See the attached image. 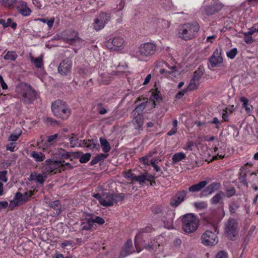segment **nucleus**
Segmentation results:
<instances>
[{"label":"nucleus","instance_id":"nucleus-2","mask_svg":"<svg viewBox=\"0 0 258 258\" xmlns=\"http://www.w3.org/2000/svg\"><path fill=\"white\" fill-rule=\"evenodd\" d=\"M157 51V45L152 42H145L141 44L138 50L133 54L134 57L141 61H146Z\"/></svg>","mask_w":258,"mask_h":258},{"label":"nucleus","instance_id":"nucleus-33","mask_svg":"<svg viewBox=\"0 0 258 258\" xmlns=\"http://www.w3.org/2000/svg\"><path fill=\"white\" fill-rule=\"evenodd\" d=\"M30 60L32 62L35 64L37 68H40L42 67V58L41 57H39L35 58L33 56H30Z\"/></svg>","mask_w":258,"mask_h":258},{"label":"nucleus","instance_id":"nucleus-50","mask_svg":"<svg viewBox=\"0 0 258 258\" xmlns=\"http://www.w3.org/2000/svg\"><path fill=\"white\" fill-rule=\"evenodd\" d=\"M44 121L48 123L49 125H55L58 123L57 121L53 119L51 117H46L44 118Z\"/></svg>","mask_w":258,"mask_h":258},{"label":"nucleus","instance_id":"nucleus-53","mask_svg":"<svg viewBox=\"0 0 258 258\" xmlns=\"http://www.w3.org/2000/svg\"><path fill=\"white\" fill-rule=\"evenodd\" d=\"M213 10H214V9L213 5L209 6H204L202 8V11L207 15L209 11H212Z\"/></svg>","mask_w":258,"mask_h":258},{"label":"nucleus","instance_id":"nucleus-24","mask_svg":"<svg viewBox=\"0 0 258 258\" xmlns=\"http://www.w3.org/2000/svg\"><path fill=\"white\" fill-rule=\"evenodd\" d=\"M221 184L220 183L213 182L207 186L206 189L208 191V194L210 195L218 190Z\"/></svg>","mask_w":258,"mask_h":258},{"label":"nucleus","instance_id":"nucleus-64","mask_svg":"<svg viewBox=\"0 0 258 258\" xmlns=\"http://www.w3.org/2000/svg\"><path fill=\"white\" fill-rule=\"evenodd\" d=\"M62 162V165L61 167V170H64L67 168H72V166L69 163H65L64 161Z\"/></svg>","mask_w":258,"mask_h":258},{"label":"nucleus","instance_id":"nucleus-28","mask_svg":"<svg viewBox=\"0 0 258 258\" xmlns=\"http://www.w3.org/2000/svg\"><path fill=\"white\" fill-rule=\"evenodd\" d=\"M30 177L32 180H36L37 182L41 184H43L45 181V178L42 175L37 174L36 173H31Z\"/></svg>","mask_w":258,"mask_h":258},{"label":"nucleus","instance_id":"nucleus-52","mask_svg":"<svg viewBox=\"0 0 258 258\" xmlns=\"http://www.w3.org/2000/svg\"><path fill=\"white\" fill-rule=\"evenodd\" d=\"M16 146V143H10L7 145L6 149L8 151H10L11 152H14L15 151V148Z\"/></svg>","mask_w":258,"mask_h":258},{"label":"nucleus","instance_id":"nucleus-6","mask_svg":"<svg viewBox=\"0 0 258 258\" xmlns=\"http://www.w3.org/2000/svg\"><path fill=\"white\" fill-rule=\"evenodd\" d=\"M111 19V15L109 13L101 12L94 19L92 27L94 30L98 31L103 29Z\"/></svg>","mask_w":258,"mask_h":258},{"label":"nucleus","instance_id":"nucleus-31","mask_svg":"<svg viewBox=\"0 0 258 258\" xmlns=\"http://www.w3.org/2000/svg\"><path fill=\"white\" fill-rule=\"evenodd\" d=\"M22 133V130H19L18 131H16L15 133L12 134L9 137L8 140L9 141L15 142L16 141L19 137L21 136Z\"/></svg>","mask_w":258,"mask_h":258},{"label":"nucleus","instance_id":"nucleus-36","mask_svg":"<svg viewBox=\"0 0 258 258\" xmlns=\"http://www.w3.org/2000/svg\"><path fill=\"white\" fill-rule=\"evenodd\" d=\"M187 195V191L185 190H183L180 191H178L175 196L179 202L182 203L184 200Z\"/></svg>","mask_w":258,"mask_h":258},{"label":"nucleus","instance_id":"nucleus-42","mask_svg":"<svg viewBox=\"0 0 258 258\" xmlns=\"http://www.w3.org/2000/svg\"><path fill=\"white\" fill-rule=\"evenodd\" d=\"M214 10L212 11H209L208 13V15H212L214 13L218 12L222 8V6L219 4H216L213 5Z\"/></svg>","mask_w":258,"mask_h":258},{"label":"nucleus","instance_id":"nucleus-22","mask_svg":"<svg viewBox=\"0 0 258 258\" xmlns=\"http://www.w3.org/2000/svg\"><path fill=\"white\" fill-rule=\"evenodd\" d=\"M168 215L169 216L168 219L166 221L164 220V223L166 228L168 229L172 228L173 226V220L174 218V213L172 211H168Z\"/></svg>","mask_w":258,"mask_h":258},{"label":"nucleus","instance_id":"nucleus-38","mask_svg":"<svg viewBox=\"0 0 258 258\" xmlns=\"http://www.w3.org/2000/svg\"><path fill=\"white\" fill-rule=\"evenodd\" d=\"M72 34L74 35V37L72 38H67L66 41L70 44H74L78 41H80V39L78 36L77 33L73 31Z\"/></svg>","mask_w":258,"mask_h":258},{"label":"nucleus","instance_id":"nucleus-7","mask_svg":"<svg viewBox=\"0 0 258 258\" xmlns=\"http://www.w3.org/2000/svg\"><path fill=\"white\" fill-rule=\"evenodd\" d=\"M214 232L207 230L202 236V242L205 245H214L218 242V239L216 234L217 227H213Z\"/></svg>","mask_w":258,"mask_h":258},{"label":"nucleus","instance_id":"nucleus-30","mask_svg":"<svg viewBox=\"0 0 258 258\" xmlns=\"http://www.w3.org/2000/svg\"><path fill=\"white\" fill-rule=\"evenodd\" d=\"M18 57V55L15 51H8L7 54L4 56L5 60H10L15 61Z\"/></svg>","mask_w":258,"mask_h":258},{"label":"nucleus","instance_id":"nucleus-5","mask_svg":"<svg viewBox=\"0 0 258 258\" xmlns=\"http://www.w3.org/2000/svg\"><path fill=\"white\" fill-rule=\"evenodd\" d=\"M52 111L54 115L62 119H67L71 114L68 106L60 100H57L52 104Z\"/></svg>","mask_w":258,"mask_h":258},{"label":"nucleus","instance_id":"nucleus-32","mask_svg":"<svg viewBox=\"0 0 258 258\" xmlns=\"http://www.w3.org/2000/svg\"><path fill=\"white\" fill-rule=\"evenodd\" d=\"M199 84L200 82L191 79L186 88L188 91H192L197 89Z\"/></svg>","mask_w":258,"mask_h":258},{"label":"nucleus","instance_id":"nucleus-51","mask_svg":"<svg viewBox=\"0 0 258 258\" xmlns=\"http://www.w3.org/2000/svg\"><path fill=\"white\" fill-rule=\"evenodd\" d=\"M181 203L178 201V199L174 197L170 201V205L172 207H176Z\"/></svg>","mask_w":258,"mask_h":258},{"label":"nucleus","instance_id":"nucleus-44","mask_svg":"<svg viewBox=\"0 0 258 258\" xmlns=\"http://www.w3.org/2000/svg\"><path fill=\"white\" fill-rule=\"evenodd\" d=\"M237 53V50L236 48H234L230 50L229 51H227L226 54L227 56L233 59L234 58L235 55H236Z\"/></svg>","mask_w":258,"mask_h":258},{"label":"nucleus","instance_id":"nucleus-8","mask_svg":"<svg viewBox=\"0 0 258 258\" xmlns=\"http://www.w3.org/2000/svg\"><path fill=\"white\" fill-rule=\"evenodd\" d=\"M237 231V222L234 219H229L224 224V232L231 240H233Z\"/></svg>","mask_w":258,"mask_h":258},{"label":"nucleus","instance_id":"nucleus-56","mask_svg":"<svg viewBox=\"0 0 258 258\" xmlns=\"http://www.w3.org/2000/svg\"><path fill=\"white\" fill-rule=\"evenodd\" d=\"M156 160L152 159L151 161V165L154 167V169L156 172L161 171L160 168L156 164Z\"/></svg>","mask_w":258,"mask_h":258},{"label":"nucleus","instance_id":"nucleus-37","mask_svg":"<svg viewBox=\"0 0 258 258\" xmlns=\"http://www.w3.org/2000/svg\"><path fill=\"white\" fill-rule=\"evenodd\" d=\"M229 207L230 213H235L236 211L239 207V205L237 202H231L230 203Z\"/></svg>","mask_w":258,"mask_h":258},{"label":"nucleus","instance_id":"nucleus-18","mask_svg":"<svg viewBox=\"0 0 258 258\" xmlns=\"http://www.w3.org/2000/svg\"><path fill=\"white\" fill-rule=\"evenodd\" d=\"M207 183L208 182L205 180L200 181V182L189 187L188 190L189 192H191L200 191L206 186Z\"/></svg>","mask_w":258,"mask_h":258},{"label":"nucleus","instance_id":"nucleus-60","mask_svg":"<svg viewBox=\"0 0 258 258\" xmlns=\"http://www.w3.org/2000/svg\"><path fill=\"white\" fill-rule=\"evenodd\" d=\"M58 134H55L53 135L49 136L47 137V142L48 143H51L55 141L56 139L58 137Z\"/></svg>","mask_w":258,"mask_h":258},{"label":"nucleus","instance_id":"nucleus-34","mask_svg":"<svg viewBox=\"0 0 258 258\" xmlns=\"http://www.w3.org/2000/svg\"><path fill=\"white\" fill-rule=\"evenodd\" d=\"M37 20L43 23H46L49 28H51L53 26L54 18L52 17L50 20L47 19L39 18Z\"/></svg>","mask_w":258,"mask_h":258},{"label":"nucleus","instance_id":"nucleus-47","mask_svg":"<svg viewBox=\"0 0 258 258\" xmlns=\"http://www.w3.org/2000/svg\"><path fill=\"white\" fill-rule=\"evenodd\" d=\"M194 205L196 208L201 209H204L207 208V204L204 202L195 203Z\"/></svg>","mask_w":258,"mask_h":258},{"label":"nucleus","instance_id":"nucleus-10","mask_svg":"<svg viewBox=\"0 0 258 258\" xmlns=\"http://www.w3.org/2000/svg\"><path fill=\"white\" fill-rule=\"evenodd\" d=\"M72 62L69 58H66L62 61L58 67V73L62 76L69 75L72 70Z\"/></svg>","mask_w":258,"mask_h":258},{"label":"nucleus","instance_id":"nucleus-48","mask_svg":"<svg viewBox=\"0 0 258 258\" xmlns=\"http://www.w3.org/2000/svg\"><path fill=\"white\" fill-rule=\"evenodd\" d=\"M91 222L97 223L100 225H102L104 223L105 221L102 218L99 216H96L94 219H92Z\"/></svg>","mask_w":258,"mask_h":258},{"label":"nucleus","instance_id":"nucleus-16","mask_svg":"<svg viewBox=\"0 0 258 258\" xmlns=\"http://www.w3.org/2000/svg\"><path fill=\"white\" fill-rule=\"evenodd\" d=\"M132 241L131 240H127L124 244L118 258H123L133 252L132 249Z\"/></svg>","mask_w":258,"mask_h":258},{"label":"nucleus","instance_id":"nucleus-63","mask_svg":"<svg viewBox=\"0 0 258 258\" xmlns=\"http://www.w3.org/2000/svg\"><path fill=\"white\" fill-rule=\"evenodd\" d=\"M135 175L132 173L131 171H128L125 173V177L127 178H130L131 179L134 180V177H135Z\"/></svg>","mask_w":258,"mask_h":258},{"label":"nucleus","instance_id":"nucleus-4","mask_svg":"<svg viewBox=\"0 0 258 258\" xmlns=\"http://www.w3.org/2000/svg\"><path fill=\"white\" fill-rule=\"evenodd\" d=\"M17 91L22 96L24 102L30 104L37 98V93L27 84H22L17 88Z\"/></svg>","mask_w":258,"mask_h":258},{"label":"nucleus","instance_id":"nucleus-45","mask_svg":"<svg viewBox=\"0 0 258 258\" xmlns=\"http://www.w3.org/2000/svg\"><path fill=\"white\" fill-rule=\"evenodd\" d=\"M90 221H89L87 223H83L81 225V230H89L91 229L92 227V225Z\"/></svg>","mask_w":258,"mask_h":258},{"label":"nucleus","instance_id":"nucleus-9","mask_svg":"<svg viewBox=\"0 0 258 258\" xmlns=\"http://www.w3.org/2000/svg\"><path fill=\"white\" fill-rule=\"evenodd\" d=\"M96 141L97 140H83L80 141L78 138L76 137H72L70 139V142L71 145L72 147H75L77 146L80 147H84L89 148L90 149H93L96 147Z\"/></svg>","mask_w":258,"mask_h":258},{"label":"nucleus","instance_id":"nucleus-29","mask_svg":"<svg viewBox=\"0 0 258 258\" xmlns=\"http://www.w3.org/2000/svg\"><path fill=\"white\" fill-rule=\"evenodd\" d=\"M240 100L241 102L243 103V107L245 108V111L247 113H249L251 112L252 110V107L251 105H249L248 104V100L245 97H241Z\"/></svg>","mask_w":258,"mask_h":258},{"label":"nucleus","instance_id":"nucleus-54","mask_svg":"<svg viewBox=\"0 0 258 258\" xmlns=\"http://www.w3.org/2000/svg\"><path fill=\"white\" fill-rule=\"evenodd\" d=\"M257 24H254L252 27L249 28L247 33L251 35L253 34L255 32H258V28H257Z\"/></svg>","mask_w":258,"mask_h":258},{"label":"nucleus","instance_id":"nucleus-12","mask_svg":"<svg viewBox=\"0 0 258 258\" xmlns=\"http://www.w3.org/2000/svg\"><path fill=\"white\" fill-rule=\"evenodd\" d=\"M221 49L217 48L212 55L209 58V61L212 67L215 68L218 64L222 63L223 58L221 56Z\"/></svg>","mask_w":258,"mask_h":258},{"label":"nucleus","instance_id":"nucleus-20","mask_svg":"<svg viewBox=\"0 0 258 258\" xmlns=\"http://www.w3.org/2000/svg\"><path fill=\"white\" fill-rule=\"evenodd\" d=\"M225 197V194L222 192L220 191L216 194L210 200V203L212 205H216L218 204H220L223 199Z\"/></svg>","mask_w":258,"mask_h":258},{"label":"nucleus","instance_id":"nucleus-26","mask_svg":"<svg viewBox=\"0 0 258 258\" xmlns=\"http://www.w3.org/2000/svg\"><path fill=\"white\" fill-rule=\"evenodd\" d=\"M100 142L103 151L105 153L108 152L110 150L111 147L107 140L104 138H100Z\"/></svg>","mask_w":258,"mask_h":258},{"label":"nucleus","instance_id":"nucleus-3","mask_svg":"<svg viewBox=\"0 0 258 258\" xmlns=\"http://www.w3.org/2000/svg\"><path fill=\"white\" fill-rule=\"evenodd\" d=\"M182 229L186 234H191L197 230L200 226V220L197 216L192 213L185 214L181 218Z\"/></svg>","mask_w":258,"mask_h":258},{"label":"nucleus","instance_id":"nucleus-55","mask_svg":"<svg viewBox=\"0 0 258 258\" xmlns=\"http://www.w3.org/2000/svg\"><path fill=\"white\" fill-rule=\"evenodd\" d=\"M100 75L102 79V83L103 84H107V82L109 81V80L107 79L108 78V74L103 73L100 74Z\"/></svg>","mask_w":258,"mask_h":258},{"label":"nucleus","instance_id":"nucleus-59","mask_svg":"<svg viewBox=\"0 0 258 258\" xmlns=\"http://www.w3.org/2000/svg\"><path fill=\"white\" fill-rule=\"evenodd\" d=\"M235 194V190L234 188H231L226 190V196L228 198L233 196Z\"/></svg>","mask_w":258,"mask_h":258},{"label":"nucleus","instance_id":"nucleus-27","mask_svg":"<svg viewBox=\"0 0 258 258\" xmlns=\"http://www.w3.org/2000/svg\"><path fill=\"white\" fill-rule=\"evenodd\" d=\"M159 73L165 77H176L174 71H169L166 68L160 69Z\"/></svg>","mask_w":258,"mask_h":258},{"label":"nucleus","instance_id":"nucleus-41","mask_svg":"<svg viewBox=\"0 0 258 258\" xmlns=\"http://www.w3.org/2000/svg\"><path fill=\"white\" fill-rule=\"evenodd\" d=\"M243 35L244 40L245 42L247 44H251L254 41L253 38L251 37V35L248 34L247 32L243 33Z\"/></svg>","mask_w":258,"mask_h":258},{"label":"nucleus","instance_id":"nucleus-25","mask_svg":"<svg viewBox=\"0 0 258 258\" xmlns=\"http://www.w3.org/2000/svg\"><path fill=\"white\" fill-rule=\"evenodd\" d=\"M185 158L186 155L183 152L176 153L174 154L172 157V163L173 164L177 163L185 159Z\"/></svg>","mask_w":258,"mask_h":258},{"label":"nucleus","instance_id":"nucleus-40","mask_svg":"<svg viewBox=\"0 0 258 258\" xmlns=\"http://www.w3.org/2000/svg\"><path fill=\"white\" fill-rule=\"evenodd\" d=\"M165 67L166 69L169 71H174L175 76H176L178 74V71L176 66L175 64L170 65L167 62L164 63Z\"/></svg>","mask_w":258,"mask_h":258},{"label":"nucleus","instance_id":"nucleus-57","mask_svg":"<svg viewBox=\"0 0 258 258\" xmlns=\"http://www.w3.org/2000/svg\"><path fill=\"white\" fill-rule=\"evenodd\" d=\"M188 91L187 88L179 92L175 96V98L177 99H179L182 98V97L184 95V94Z\"/></svg>","mask_w":258,"mask_h":258},{"label":"nucleus","instance_id":"nucleus-23","mask_svg":"<svg viewBox=\"0 0 258 258\" xmlns=\"http://www.w3.org/2000/svg\"><path fill=\"white\" fill-rule=\"evenodd\" d=\"M49 206L56 211V215H58L61 212V205L59 201L56 200L49 203Z\"/></svg>","mask_w":258,"mask_h":258},{"label":"nucleus","instance_id":"nucleus-43","mask_svg":"<svg viewBox=\"0 0 258 258\" xmlns=\"http://www.w3.org/2000/svg\"><path fill=\"white\" fill-rule=\"evenodd\" d=\"M91 154L90 153H86L80 157V162L82 163H87L90 159Z\"/></svg>","mask_w":258,"mask_h":258},{"label":"nucleus","instance_id":"nucleus-61","mask_svg":"<svg viewBox=\"0 0 258 258\" xmlns=\"http://www.w3.org/2000/svg\"><path fill=\"white\" fill-rule=\"evenodd\" d=\"M113 196L114 197V202H117L118 201H121L123 199L124 196L122 194H114Z\"/></svg>","mask_w":258,"mask_h":258},{"label":"nucleus","instance_id":"nucleus-39","mask_svg":"<svg viewBox=\"0 0 258 258\" xmlns=\"http://www.w3.org/2000/svg\"><path fill=\"white\" fill-rule=\"evenodd\" d=\"M16 1L17 0H1V3L5 7H11L16 3Z\"/></svg>","mask_w":258,"mask_h":258},{"label":"nucleus","instance_id":"nucleus-58","mask_svg":"<svg viewBox=\"0 0 258 258\" xmlns=\"http://www.w3.org/2000/svg\"><path fill=\"white\" fill-rule=\"evenodd\" d=\"M215 258H227V253L224 251H220L216 254Z\"/></svg>","mask_w":258,"mask_h":258},{"label":"nucleus","instance_id":"nucleus-17","mask_svg":"<svg viewBox=\"0 0 258 258\" xmlns=\"http://www.w3.org/2000/svg\"><path fill=\"white\" fill-rule=\"evenodd\" d=\"M17 9L23 16H28L31 13V11L28 8L27 3L23 1H19L18 3Z\"/></svg>","mask_w":258,"mask_h":258},{"label":"nucleus","instance_id":"nucleus-15","mask_svg":"<svg viewBox=\"0 0 258 258\" xmlns=\"http://www.w3.org/2000/svg\"><path fill=\"white\" fill-rule=\"evenodd\" d=\"M124 44V40L120 37H114L112 40H109L107 42V46L110 49H113V47H120Z\"/></svg>","mask_w":258,"mask_h":258},{"label":"nucleus","instance_id":"nucleus-46","mask_svg":"<svg viewBox=\"0 0 258 258\" xmlns=\"http://www.w3.org/2000/svg\"><path fill=\"white\" fill-rule=\"evenodd\" d=\"M7 170H3L0 171V180L6 182L8 181V178L7 176Z\"/></svg>","mask_w":258,"mask_h":258},{"label":"nucleus","instance_id":"nucleus-1","mask_svg":"<svg viewBox=\"0 0 258 258\" xmlns=\"http://www.w3.org/2000/svg\"><path fill=\"white\" fill-rule=\"evenodd\" d=\"M200 29L199 25L196 22L181 24L176 29L175 36L181 40L188 41L196 37Z\"/></svg>","mask_w":258,"mask_h":258},{"label":"nucleus","instance_id":"nucleus-19","mask_svg":"<svg viewBox=\"0 0 258 258\" xmlns=\"http://www.w3.org/2000/svg\"><path fill=\"white\" fill-rule=\"evenodd\" d=\"M134 127L138 131L142 130L144 124V117L142 116H135L132 120Z\"/></svg>","mask_w":258,"mask_h":258},{"label":"nucleus","instance_id":"nucleus-49","mask_svg":"<svg viewBox=\"0 0 258 258\" xmlns=\"http://www.w3.org/2000/svg\"><path fill=\"white\" fill-rule=\"evenodd\" d=\"M134 180L139 182L140 183H144L145 179L144 174H141L138 176L136 175L134 177Z\"/></svg>","mask_w":258,"mask_h":258},{"label":"nucleus","instance_id":"nucleus-21","mask_svg":"<svg viewBox=\"0 0 258 258\" xmlns=\"http://www.w3.org/2000/svg\"><path fill=\"white\" fill-rule=\"evenodd\" d=\"M30 155L36 162H42L45 159V155L40 152L32 151Z\"/></svg>","mask_w":258,"mask_h":258},{"label":"nucleus","instance_id":"nucleus-11","mask_svg":"<svg viewBox=\"0 0 258 258\" xmlns=\"http://www.w3.org/2000/svg\"><path fill=\"white\" fill-rule=\"evenodd\" d=\"M45 169L50 173L57 169L61 170L62 165V161H56L52 159H48L45 161Z\"/></svg>","mask_w":258,"mask_h":258},{"label":"nucleus","instance_id":"nucleus-14","mask_svg":"<svg viewBox=\"0 0 258 258\" xmlns=\"http://www.w3.org/2000/svg\"><path fill=\"white\" fill-rule=\"evenodd\" d=\"M114 203V197L113 194L104 192L102 194L101 205L103 206L109 207L113 205Z\"/></svg>","mask_w":258,"mask_h":258},{"label":"nucleus","instance_id":"nucleus-62","mask_svg":"<svg viewBox=\"0 0 258 258\" xmlns=\"http://www.w3.org/2000/svg\"><path fill=\"white\" fill-rule=\"evenodd\" d=\"M0 84L3 89L6 90L8 89V85L5 82L3 78L1 75H0Z\"/></svg>","mask_w":258,"mask_h":258},{"label":"nucleus","instance_id":"nucleus-13","mask_svg":"<svg viewBox=\"0 0 258 258\" xmlns=\"http://www.w3.org/2000/svg\"><path fill=\"white\" fill-rule=\"evenodd\" d=\"M34 192V191L29 190L25 192L24 194L17 192L15 195V200L17 201L18 203L23 204L29 200Z\"/></svg>","mask_w":258,"mask_h":258},{"label":"nucleus","instance_id":"nucleus-35","mask_svg":"<svg viewBox=\"0 0 258 258\" xmlns=\"http://www.w3.org/2000/svg\"><path fill=\"white\" fill-rule=\"evenodd\" d=\"M203 75V72L201 69H199L194 72L192 79L200 82V80Z\"/></svg>","mask_w":258,"mask_h":258}]
</instances>
